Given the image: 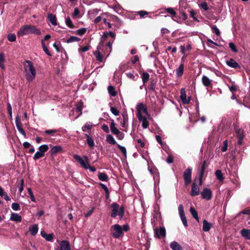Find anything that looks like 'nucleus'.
I'll return each instance as SVG.
<instances>
[{"label":"nucleus","instance_id":"4be33fe9","mask_svg":"<svg viewBox=\"0 0 250 250\" xmlns=\"http://www.w3.org/2000/svg\"><path fill=\"white\" fill-rule=\"evenodd\" d=\"M184 63L183 62H182L178 68H177L176 70L177 77L179 78L182 76L184 72Z\"/></svg>","mask_w":250,"mask_h":250},{"label":"nucleus","instance_id":"603ef678","mask_svg":"<svg viewBox=\"0 0 250 250\" xmlns=\"http://www.w3.org/2000/svg\"><path fill=\"white\" fill-rule=\"evenodd\" d=\"M86 31V29L85 28H82L81 29H78L76 31V33L80 36H83L85 33Z\"/></svg>","mask_w":250,"mask_h":250},{"label":"nucleus","instance_id":"9b49d317","mask_svg":"<svg viewBox=\"0 0 250 250\" xmlns=\"http://www.w3.org/2000/svg\"><path fill=\"white\" fill-rule=\"evenodd\" d=\"M201 195L203 199L209 200L212 197V192L209 189L205 188L201 192Z\"/></svg>","mask_w":250,"mask_h":250},{"label":"nucleus","instance_id":"b1692460","mask_svg":"<svg viewBox=\"0 0 250 250\" xmlns=\"http://www.w3.org/2000/svg\"><path fill=\"white\" fill-rule=\"evenodd\" d=\"M203 230L204 231H209L212 226L211 223H208L206 220H203Z\"/></svg>","mask_w":250,"mask_h":250},{"label":"nucleus","instance_id":"774afa93","mask_svg":"<svg viewBox=\"0 0 250 250\" xmlns=\"http://www.w3.org/2000/svg\"><path fill=\"white\" fill-rule=\"evenodd\" d=\"M228 148V141L227 140H225L224 141V146L221 148V150L223 152H225L227 151Z\"/></svg>","mask_w":250,"mask_h":250},{"label":"nucleus","instance_id":"5701e85b","mask_svg":"<svg viewBox=\"0 0 250 250\" xmlns=\"http://www.w3.org/2000/svg\"><path fill=\"white\" fill-rule=\"evenodd\" d=\"M240 234L242 237L247 239L250 240V229H243L240 231Z\"/></svg>","mask_w":250,"mask_h":250},{"label":"nucleus","instance_id":"4468645a","mask_svg":"<svg viewBox=\"0 0 250 250\" xmlns=\"http://www.w3.org/2000/svg\"><path fill=\"white\" fill-rule=\"evenodd\" d=\"M139 121L142 123L143 128H147L149 126V123L147 120L146 117L143 115H138L137 116Z\"/></svg>","mask_w":250,"mask_h":250},{"label":"nucleus","instance_id":"0e129e2a","mask_svg":"<svg viewBox=\"0 0 250 250\" xmlns=\"http://www.w3.org/2000/svg\"><path fill=\"white\" fill-rule=\"evenodd\" d=\"M24 187V180L23 179H21L20 181V185L19 187V191L21 193L23 190Z\"/></svg>","mask_w":250,"mask_h":250},{"label":"nucleus","instance_id":"a878e982","mask_svg":"<svg viewBox=\"0 0 250 250\" xmlns=\"http://www.w3.org/2000/svg\"><path fill=\"white\" fill-rule=\"evenodd\" d=\"M47 18L52 25L54 26L57 25V18L55 15L52 14H49L47 15Z\"/></svg>","mask_w":250,"mask_h":250},{"label":"nucleus","instance_id":"e2e57ef3","mask_svg":"<svg viewBox=\"0 0 250 250\" xmlns=\"http://www.w3.org/2000/svg\"><path fill=\"white\" fill-rule=\"evenodd\" d=\"M178 210H179V213L180 216L185 214L184 207L181 204L179 206Z\"/></svg>","mask_w":250,"mask_h":250},{"label":"nucleus","instance_id":"a18cd8bd","mask_svg":"<svg viewBox=\"0 0 250 250\" xmlns=\"http://www.w3.org/2000/svg\"><path fill=\"white\" fill-rule=\"evenodd\" d=\"M99 185L103 188V189L104 190V191L105 192V194H106V197L108 198L109 194V190H108L107 187H106V186L105 185H104V184H103V183H100Z\"/></svg>","mask_w":250,"mask_h":250},{"label":"nucleus","instance_id":"f257e3e1","mask_svg":"<svg viewBox=\"0 0 250 250\" xmlns=\"http://www.w3.org/2000/svg\"><path fill=\"white\" fill-rule=\"evenodd\" d=\"M24 76L26 81L31 83L35 79L36 70L33 63L30 61L26 60L23 64Z\"/></svg>","mask_w":250,"mask_h":250},{"label":"nucleus","instance_id":"c9c22d12","mask_svg":"<svg viewBox=\"0 0 250 250\" xmlns=\"http://www.w3.org/2000/svg\"><path fill=\"white\" fill-rule=\"evenodd\" d=\"M165 10L167 13L170 14L172 16V18L176 17V12L172 8H167L165 9Z\"/></svg>","mask_w":250,"mask_h":250},{"label":"nucleus","instance_id":"7c9ffc66","mask_svg":"<svg viewBox=\"0 0 250 250\" xmlns=\"http://www.w3.org/2000/svg\"><path fill=\"white\" fill-rule=\"evenodd\" d=\"M98 176L100 180L102 181H106L108 180V176L105 173L99 172Z\"/></svg>","mask_w":250,"mask_h":250},{"label":"nucleus","instance_id":"dca6fc26","mask_svg":"<svg viewBox=\"0 0 250 250\" xmlns=\"http://www.w3.org/2000/svg\"><path fill=\"white\" fill-rule=\"evenodd\" d=\"M60 250H71L69 242L68 241H62L60 244Z\"/></svg>","mask_w":250,"mask_h":250},{"label":"nucleus","instance_id":"a19ab883","mask_svg":"<svg viewBox=\"0 0 250 250\" xmlns=\"http://www.w3.org/2000/svg\"><path fill=\"white\" fill-rule=\"evenodd\" d=\"M80 41V39L75 37V36H71L69 39H67L66 42L70 43L75 42H79Z\"/></svg>","mask_w":250,"mask_h":250},{"label":"nucleus","instance_id":"ddd939ff","mask_svg":"<svg viewBox=\"0 0 250 250\" xmlns=\"http://www.w3.org/2000/svg\"><path fill=\"white\" fill-rule=\"evenodd\" d=\"M15 123L16 127L18 131L21 133L23 136L26 137V133L23 129L21 127V123L20 122V119L18 116L16 117Z\"/></svg>","mask_w":250,"mask_h":250},{"label":"nucleus","instance_id":"f704fd0d","mask_svg":"<svg viewBox=\"0 0 250 250\" xmlns=\"http://www.w3.org/2000/svg\"><path fill=\"white\" fill-rule=\"evenodd\" d=\"M149 78V74L147 72H143L142 75V79L144 83H146Z\"/></svg>","mask_w":250,"mask_h":250},{"label":"nucleus","instance_id":"aec40b11","mask_svg":"<svg viewBox=\"0 0 250 250\" xmlns=\"http://www.w3.org/2000/svg\"><path fill=\"white\" fill-rule=\"evenodd\" d=\"M10 219L16 222H21V217L16 213H12Z\"/></svg>","mask_w":250,"mask_h":250},{"label":"nucleus","instance_id":"49530a36","mask_svg":"<svg viewBox=\"0 0 250 250\" xmlns=\"http://www.w3.org/2000/svg\"><path fill=\"white\" fill-rule=\"evenodd\" d=\"M91 129V125L88 123H86L84 126L82 127V130L83 131H89Z\"/></svg>","mask_w":250,"mask_h":250},{"label":"nucleus","instance_id":"7ed1b4c3","mask_svg":"<svg viewBox=\"0 0 250 250\" xmlns=\"http://www.w3.org/2000/svg\"><path fill=\"white\" fill-rule=\"evenodd\" d=\"M30 34L40 35L41 33L39 29L32 25H25L22 26L17 32V35L19 37H21Z\"/></svg>","mask_w":250,"mask_h":250},{"label":"nucleus","instance_id":"cd10ccee","mask_svg":"<svg viewBox=\"0 0 250 250\" xmlns=\"http://www.w3.org/2000/svg\"><path fill=\"white\" fill-rule=\"evenodd\" d=\"M106 141L110 145H115L117 144L114 137L110 134L106 135Z\"/></svg>","mask_w":250,"mask_h":250},{"label":"nucleus","instance_id":"680f3d73","mask_svg":"<svg viewBox=\"0 0 250 250\" xmlns=\"http://www.w3.org/2000/svg\"><path fill=\"white\" fill-rule=\"evenodd\" d=\"M180 216L181 219L182 221V223H183L184 226L185 227H188V223H187V219H186V217L185 214L181 215Z\"/></svg>","mask_w":250,"mask_h":250},{"label":"nucleus","instance_id":"bf43d9fd","mask_svg":"<svg viewBox=\"0 0 250 250\" xmlns=\"http://www.w3.org/2000/svg\"><path fill=\"white\" fill-rule=\"evenodd\" d=\"M12 208L15 211L19 210L20 209V206L18 203H13L11 206Z\"/></svg>","mask_w":250,"mask_h":250},{"label":"nucleus","instance_id":"c85d7f7f","mask_svg":"<svg viewBox=\"0 0 250 250\" xmlns=\"http://www.w3.org/2000/svg\"><path fill=\"white\" fill-rule=\"evenodd\" d=\"M190 212L191 213V215H192L193 217L196 219L197 222H199V217L198 216V213L197 211L195 210V209L192 207H191L189 209Z\"/></svg>","mask_w":250,"mask_h":250},{"label":"nucleus","instance_id":"37998d69","mask_svg":"<svg viewBox=\"0 0 250 250\" xmlns=\"http://www.w3.org/2000/svg\"><path fill=\"white\" fill-rule=\"evenodd\" d=\"M42 48H43V51H44V52L48 56H51V54L50 53V52L49 51L47 46L45 45L44 42H43V40H42Z\"/></svg>","mask_w":250,"mask_h":250},{"label":"nucleus","instance_id":"5fc2aeb1","mask_svg":"<svg viewBox=\"0 0 250 250\" xmlns=\"http://www.w3.org/2000/svg\"><path fill=\"white\" fill-rule=\"evenodd\" d=\"M110 111L115 116H118L119 115L120 112L119 110L115 107L111 106Z\"/></svg>","mask_w":250,"mask_h":250},{"label":"nucleus","instance_id":"e433bc0d","mask_svg":"<svg viewBox=\"0 0 250 250\" xmlns=\"http://www.w3.org/2000/svg\"><path fill=\"white\" fill-rule=\"evenodd\" d=\"M137 15H139L140 18H144L148 14V13L145 10H141L136 12Z\"/></svg>","mask_w":250,"mask_h":250},{"label":"nucleus","instance_id":"3c124183","mask_svg":"<svg viewBox=\"0 0 250 250\" xmlns=\"http://www.w3.org/2000/svg\"><path fill=\"white\" fill-rule=\"evenodd\" d=\"M200 7L205 11H208L209 9L208 3L206 2H202L200 4Z\"/></svg>","mask_w":250,"mask_h":250},{"label":"nucleus","instance_id":"de8ad7c7","mask_svg":"<svg viewBox=\"0 0 250 250\" xmlns=\"http://www.w3.org/2000/svg\"><path fill=\"white\" fill-rule=\"evenodd\" d=\"M205 170V169H204L203 168H201L200 171L199 176V185H201L202 184V179L203 178V176H204V174Z\"/></svg>","mask_w":250,"mask_h":250},{"label":"nucleus","instance_id":"39448f33","mask_svg":"<svg viewBox=\"0 0 250 250\" xmlns=\"http://www.w3.org/2000/svg\"><path fill=\"white\" fill-rule=\"evenodd\" d=\"M74 158L84 168L87 169L88 167L89 159L87 156H84V160L79 155L75 154Z\"/></svg>","mask_w":250,"mask_h":250},{"label":"nucleus","instance_id":"4c0bfd02","mask_svg":"<svg viewBox=\"0 0 250 250\" xmlns=\"http://www.w3.org/2000/svg\"><path fill=\"white\" fill-rule=\"evenodd\" d=\"M4 60L5 59L3 53H0V67L2 69H4L5 68V66L4 65Z\"/></svg>","mask_w":250,"mask_h":250},{"label":"nucleus","instance_id":"6e6d98bb","mask_svg":"<svg viewBox=\"0 0 250 250\" xmlns=\"http://www.w3.org/2000/svg\"><path fill=\"white\" fill-rule=\"evenodd\" d=\"M7 39L10 42H14L16 40V36L14 34H9L7 36Z\"/></svg>","mask_w":250,"mask_h":250},{"label":"nucleus","instance_id":"79ce46f5","mask_svg":"<svg viewBox=\"0 0 250 250\" xmlns=\"http://www.w3.org/2000/svg\"><path fill=\"white\" fill-rule=\"evenodd\" d=\"M44 156V154L42 153L39 150L37 151L35 154H34V156L33 157V159L35 160H38L40 158Z\"/></svg>","mask_w":250,"mask_h":250},{"label":"nucleus","instance_id":"338daca9","mask_svg":"<svg viewBox=\"0 0 250 250\" xmlns=\"http://www.w3.org/2000/svg\"><path fill=\"white\" fill-rule=\"evenodd\" d=\"M7 110L10 118H12V106L10 103L7 104Z\"/></svg>","mask_w":250,"mask_h":250},{"label":"nucleus","instance_id":"f03ea898","mask_svg":"<svg viewBox=\"0 0 250 250\" xmlns=\"http://www.w3.org/2000/svg\"><path fill=\"white\" fill-rule=\"evenodd\" d=\"M112 42H108L106 45H104V43L102 42H100L99 43L97 47V50L94 53V55L98 61L102 62L103 58L105 55V53L103 52V49H102V47L104 48H106L107 50H108V53L107 54V57H108L110 53L112 52Z\"/></svg>","mask_w":250,"mask_h":250},{"label":"nucleus","instance_id":"72a5a7b5","mask_svg":"<svg viewBox=\"0 0 250 250\" xmlns=\"http://www.w3.org/2000/svg\"><path fill=\"white\" fill-rule=\"evenodd\" d=\"M85 135L87 137L86 141L88 145L89 146L93 147L94 146V142L93 139L91 138L87 134H85Z\"/></svg>","mask_w":250,"mask_h":250},{"label":"nucleus","instance_id":"f3484780","mask_svg":"<svg viewBox=\"0 0 250 250\" xmlns=\"http://www.w3.org/2000/svg\"><path fill=\"white\" fill-rule=\"evenodd\" d=\"M211 80L208 77L205 75H203L202 77V82L203 84L206 87L212 85Z\"/></svg>","mask_w":250,"mask_h":250},{"label":"nucleus","instance_id":"393cba45","mask_svg":"<svg viewBox=\"0 0 250 250\" xmlns=\"http://www.w3.org/2000/svg\"><path fill=\"white\" fill-rule=\"evenodd\" d=\"M38 227L36 224H34L29 228V230L33 236H35L38 233Z\"/></svg>","mask_w":250,"mask_h":250},{"label":"nucleus","instance_id":"2eb2a0df","mask_svg":"<svg viewBox=\"0 0 250 250\" xmlns=\"http://www.w3.org/2000/svg\"><path fill=\"white\" fill-rule=\"evenodd\" d=\"M110 8H112L116 13L119 14H121L123 13L124 9L122 6L117 2L113 4L111 6H109Z\"/></svg>","mask_w":250,"mask_h":250},{"label":"nucleus","instance_id":"2f4dec72","mask_svg":"<svg viewBox=\"0 0 250 250\" xmlns=\"http://www.w3.org/2000/svg\"><path fill=\"white\" fill-rule=\"evenodd\" d=\"M215 175L217 179L220 181H223L224 180V177L221 170H217L215 171Z\"/></svg>","mask_w":250,"mask_h":250},{"label":"nucleus","instance_id":"412c9836","mask_svg":"<svg viewBox=\"0 0 250 250\" xmlns=\"http://www.w3.org/2000/svg\"><path fill=\"white\" fill-rule=\"evenodd\" d=\"M62 147L60 146H53L50 150V154L53 155L56 153L62 152Z\"/></svg>","mask_w":250,"mask_h":250},{"label":"nucleus","instance_id":"1a4fd4ad","mask_svg":"<svg viewBox=\"0 0 250 250\" xmlns=\"http://www.w3.org/2000/svg\"><path fill=\"white\" fill-rule=\"evenodd\" d=\"M136 109L137 110V116L138 115H143L142 113H145L149 116L147 108L144 104L142 103L138 104L137 105Z\"/></svg>","mask_w":250,"mask_h":250},{"label":"nucleus","instance_id":"6ab92c4d","mask_svg":"<svg viewBox=\"0 0 250 250\" xmlns=\"http://www.w3.org/2000/svg\"><path fill=\"white\" fill-rule=\"evenodd\" d=\"M227 64L232 68H239L240 66L238 63L235 62L233 59H230L229 61L226 62Z\"/></svg>","mask_w":250,"mask_h":250},{"label":"nucleus","instance_id":"423d86ee","mask_svg":"<svg viewBox=\"0 0 250 250\" xmlns=\"http://www.w3.org/2000/svg\"><path fill=\"white\" fill-rule=\"evenodd\" d=\"M111 228L113 229L114 232L112 233L113 236L115 238H118L120 236L123 235V229L122 227L118 225L115 224L113 225Z\"/></svg>","mask_w":250,"mask_h":250},{"label":"nucleus","instance_id":"ea45409f","mask_svg":"<svg viewBox=\"0 0 250 250\" xmlns=\"http://www.w3.org/2000/svg\"><path fill=\"white\" fill-rule=\"evenodd\" d=\"M65 23L68 27L71 28H74V25L72 23V21L71 20V19L69 17H67L65 19Z\"/></svg>","mask_w":250,"mask_h":250},{"label":"nucleus","instance_id":"c756f323","mask_svg":"<svg viewBox=\"0 0 250 250\" xmlns=\"http://www.w3.org/2000/svg\"><path fill=\"white\" fill-rule=\"evenodd\" d=\"M113 134L116 135V137L118 140H122L125 137L124 133L121 132L119 129L114 132Z\"/></svg>","mask_w":250,"mask_h":250},{"label":"nucleus","instance_id":"4d7b16f0","mask_svg":"<svg viewBox=\"0 0 250 250\" xmlns=\"http://www.w3.org/2000/svg\"><path fill=\"white\" fill-rule=\"evenodd\" d=\"M236 133L237 135V137H244V131L240 129H236Z\"/></svg>","mask_w":250,"mask_h":250},{"label":"nucleus","instance_id":"f8f14e48","mask_svg":"<svg viewBox=\"0 0 250 250\" xmlns=\"http://www.w3.org/2000/svg\"><path fill=\"white\" fill-rule=\"evenodd\" d=\"M200 185H197L195 182H193L191 185V190L190 195L192 196H195L199 194L200 188L199 186Z\"/></svg>","mask_w":250,"mask_h":250},{"label":"nucleus","instance_id":"bb28decb","mask_svg":"<svg viewBox=\"0 0 250 250\" xmlns=\"http://www.w3.org/2000/svg\"><path fill=\"white\" fill-rule=\"evenodd\" d=\"M41 234L42 236L45 238V240L47 241H51L53 239V234H47L45 231L42 230L41 232Z\"/></svg>","mask_w":250,"mask_h":250},{"label":"nucleus","instance_id":"c03bdc74","mask_svg":"<svg viewBox=\"0 0 250 250\" xmlns=\"http://www.w3.org/2000/svg\"><path fill=\"white\" fill-rule=\"evenodd\" d=\"M110 128L111 131L112 133L117 131L118 129L115 126V124L113 120H111V124L110 125Z\"/></svg>","mask_w":250,"mask_h":250},{"label":"nucleus","instance_id":"9d476101","mask_svg":"<svg viewBox=\"0 0 250 250\" xmlns=\"http://www.w3.org/2000/svg\"><path fill=\"white\" fill-rule=\"evenodd\" d=\"M180 94V99L182 103L185 104H188L190 101L191 97H188V98H187V95L184 88L181 89Z\"/></svg>","mask_w":250,"mask_h":250},{"label":"nucleus","instance_id":"13d9d810","mask_svg":"<svg viewBox=\"0 0 250 250\" xmlns=\"http://www.w3.org/2000/svg\"><path fill=\"white\" fill-rule=\"evenodd\" d=\"M117 146L119 148V149L121 150V151L124 154L125 156H126V150L125 147L122 146L119 144H117Z\"/></svg>","mask_w":250,"mask_h":250},{"label":"nucleus","instance_id":"473e14b6","mask_svg":"<svg viewBox=\"0 0 250 250\" xmlns=\"http://www.w3.org/2000/svg\"><path fill=\"white\" fill-rule=\"evenodd\" d=\"M108 91L109 94L112 96H115L117 95V92L115 90L114 87L112 85H109L108 86Z\"/></svg>","mask_w":250,"mask_h":250},{"label":"nucleus","instance_id":"09e8293b","mask_svg":"<svg viewBox=\"0 0 250 250\" xmlns=\"http://www.w3.org/2000/svg\"><path fill=\"white\" fill-rule=\"evenodd\" d=\"M211 28L214 34H215L217 36L220 35V30L216 25H212L211 26Z\"/></svg>","mask_w":250,"mask_h":250},{"label":"nucleus","instance_id":"a211bd4d","mask_svg":"<svg viewBox=\"0 0 250 250\" xmlns=\"http://www.w3.org/2000/svg\"><path fill=\"white\" fill-rule=\"evenodd\" d=\"M170 247L172 250H183L182 246L175 241L170 243Z\"/></svg>","mask_w":250,"mask_h":250},{"label":"nucleus","instance_id":"0eeeda50","mask_svg":"<svg viewBox=\"0 0 250 250\" xmlns=\"http://www.w3.org/2000/svg\"><path fill=\"white\" fill-rule=\"evenodd\" d=\"M154 236L158 238H165L166 235V231L165 228L160 227L154 229Z\"/></svg>","mask_w":250,"mask_h":250},{"label":"nucleus","instance_id":"58836bf2","mask_svg":"<svg viewBox=\"0 0 250 250\" xmlns=\"http://www.w3.org/2000/svg\"><path fill=\"white\" fill-rule=\"evenodd\" d=\"M48 146L47 145H42L39 146V150L42 153L44 154L48 150Z\"/></svg>","mask_w":250,"mask_h":250},{"label":"nucleus","instance_id":"052dcab7","mask_svg":"<svg viewBox=\"0 0 250 250\" xmlns=\"http://www.w3.org/2000/svg\"><path fill=\"white\" fill-rule=\"evenodd\" d=\"M229 47L232 50L234 53H237L238 50L235 46V45L233 42H229Z\"/></svg>","mask_w":250,"mask_h":250},{"label":"nucleus","instance_id":"20e7f679","mask_svg":"<svg viewBox=\"0 0 250 250\" xmlns=\"http://www.w3.org/2000/svg\"><path fill=\"white\" fill-rule=\"evenodd\" d=\"M111 207L112 208V212L111 213V216L113 218H115L119 215L120 219H122L124 215L125 209L123 206L119 207V206L116 203H113Z\"/></svg>","mask_w":250,"mask_h":250},{"label":"nucleus","instance_id":"8fccbe9b","mask_svg":"<svg viewBox=\"0 0 250 250\" xmlns=\"http://www.w3.org/2000/svg\"><path fill=\"white\" fill-rule=\"evenodd\" d=\"M27 192L30 195L31 200L33 202H36V199L32 192V191L30 188H27Z\"/></svg>","mask_w":250,"mask_h":250},{"label":"nucleus","instance_id":"864d4df0","mask_svg":"<svg viewBox=\"0 0 250 250\" xmlns=\"http://www.w3.org/2000/svg\"><path fill=\"white\" fill-rule=\"evenodd\" d=\"M190 16L193 18L194 21H196L198 22H199V20L196 17L195 15L196 13L195 12L192 10L189 11Z\"/></svg>","mask_w":250,"mask_h":250},{"label":"nucleus","instance_id":"6e6552de","mask_svg":"<svg viewBox=\"0 0 250 250\" xmlns=\"http://www.w3.org/2000/svg\"><path fill=\"white\" fill-rule=\"evenodd\" d=\"M191 173L192 169L190 167H188L184 172L183 176L186 185L189 184L191 181Z\"/></svg>","mask_w":250,"mask_h":250},{"label":"nucleus","instance_id":"69168bd1","mask_svg":"<svg viewBox=\"0 0 250 250\" xmlns=\"http://www.w3.org/2000/svg\"><path fill=\"white\" fill-rule=\"evenodd\" d=\"M90 49V46H83V47H81L79 49V52H85L87 51H88V50H89Z\"/></svg>","mask_w":250,"mask_h":250}]
</instances>
